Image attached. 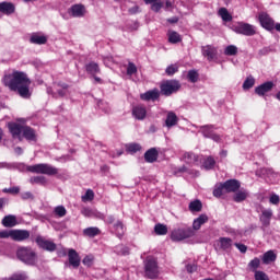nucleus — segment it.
Segmentation results:
<instances>
[{"label": "nucleus", "instance_id": "f704fd0d", "mask_svg": "<svg viewBox=\"0 0 280 280\" xmlns=\"http://www.w3.org/2000/svg\"><path fill=\"white\" fill-rule=\"evenodd\" d=\"M187 80L188 82L196 84V82L200 80V74L198 73V70H189L187 73Z\"/></svg>", "mask_w": 280, "mask_h": 280}, {"label": "nucleus", "instance_id": "680f3d73", "mask_svg": "<svg viewBox=\"0 0 280 280\" xmlns=\"http://www.w3.org/2000/svg\"><path fill=\"white\" fill-rule=\"evenodd\" d=\"M81 213H82V215H84L85 218H91L93 211H91L90 208L84 207V208L81 209Z\"/></svg>", "mask_w": 280, "mask_h": 280}, {"label": "nucleus", "instance_id": "3c124183", "mask_svg": "<svg viewBox=\"0 0 280 280\" xmlns=\"http://www.w3.org/2000/svg\"><path fill=\"white\" fill-rule=\"evenodd\" d=\"M3 280H27V276L25 273H14L10 278H4Z\"/></svg>", "mask_w": 280, "mask_h": 280}, {"label": "nucleus", "instance_id": "4d7b16f0", "mask_svg": "<svg viewBox=\"0 0 280 280\" xmlns=\"http://www.w3.org/2000/svg\"><path fill=\"white\" fill-rule=\"evenodd\" d=\"M220 244H221V246H231V244H233V240H231L229 237H221Z\"/></svg>", "mask_w": 280, "mask_h": 280}, {"label": "nucleus", "instance_id": "cd10ccee", "mask_svg": "<svg viewBox=\"0 0 280 280\" xmlns=\"http://www.w3.org/2000/svg\"><path fill=\"white\" fill-rule=\"evenodd\" d=\"M102 234V230L100 228H88L83 230V235L85 237H97V235Z\"/></svg>", "mask_w": 280, "mask_h": 280}, {"label": "nucleus", "instance_id": "69168bd1", "mask_svg": "<svg viewBox=\"0 0 280 280\" xmlns=\"http://www.w3.org/2000/svg\"><path fill=\"white\" fill-rule=\"evenodd\" d=\"M105 222L107 224H113L115 223V215L110 214V215H107L106 219H105Z\"/></svg>", "mask_w": 280, "mask_h": 280}, {"label": "nucleus", "instance_id": "c756f323", "mask_svg": "<svg viewBox=\"0 0 280 280\" xmlns=\"http://www.w3.org/2000/svg\"><path fill=\"white\" fill-rule=\"evenodd\" d=\"M202 167L203 170H213V167H215V159L211 155L207 156L203 159V162H202Z\"/></svg>", "mask_w": 280, "mask_h": 280}, {"label": "nucleus", "instance_id": "0e129e2a", "mask_svg": "<svg viewBox=\"0 0 280 280\" xmlns=\"http://www.w3.org/2000/svg\"><path fill=\"white\" fill-rule=\"evenodd\" d=\"M268 54H270V48L268 47H265L259 50V56H268Z\"/></svg>", "mask_w": 280, "mask_h": 280}, {"label": "nucleus", "instance_id": "f3484780", "mask_svg": "<svg viewBox=\"0 0 280 280\" xmlns=\"http://www.w3.org/2000/svg\"><path fill=\"white\" fill-rule=\"evenodd\" d=\"M145 163H156L159 161V150L151 148L144 153Z\"/></svg>", "mask_w": 280, "mask_h": 280}, {"label": "nucleus", "instance_id": "2eb2a0df", "mask_svg": "<svg viewBox=\"0 0 280 280\" xmlns=\"http://www.w3.org/2000/svg\"><path fill=\"white\" fill-rule=\"evenodd\" d=\"M275 88V83L272 81H267L257 88H255L256 95H259L260 97L266 95V93H270L272 89Z\"/></svg>", "mask_w": 280, "mask_h": 280}, {"label": "nucleus", "instance_id": "ddd939ff", "mask_svg": "<svg viewBox=\"0 0 280 280\" xmlns=\"http://www.w3.org/2000/svg\"><path fill=\"white\" fill-rule=\"evenodd\" d=\"M159 97H161V91H159L156 88L140 94V100L143 102H156Z\"/></svg>", "mask_w": 280, "mask_h": 280}, {"label": "nucleus", "instance_id": "ea45409f", "mask_svg": "<svg viewBox=\"0 0 280 280\" xmlns=\"http://www.w3.org/2000/svg\"><path fill=\"white\" fill-rule=\"evenodd\" d=\"M36 244L38 246H56V244H54V242L47 241L45 237L38 235L35 240Z\"/></svg>", "mask_w": 280, "mask_h": 280}, {"label": "nucleus", "instance_id": "052dcab7", "mask_svg": "<svg viewBox=\"0 0 280 280\" xmlns=\"http://www.w3.org/2000/svg\"><path fill=\"white\" fill-rule=\"evenodd\" d=\"M269 202L271 205H279V202H280L279 195H276V194L271 195L269 198Z\"/></svg>", "mask_w": 280, "mask_h": 280}, {"label": "nucleus", "instance_id": "13d9d810", "mask_svg": "<svg viewBox=\"0 0 280 280\" xmlns=\"http://www.w3.org/2000/svg\"><path fill=\"white\" fill-rule=\"evenodd\" d=\"M22 200H34V195L30 191L21 194Z\"/></svg>", "mask_w": 280, "mask_h": 280}, {"label": "nucleus", "instance_id": "dca6fc26", "mask_svg": "<svg viewBox=\"0 0 280 280\" xmlns=\"http://www.w3.org/2000/svg\"><path fill=\"white\" fill-rule=\"evenodd\" d=\"M132 116L139 121H143L148 116V109L143 105H137L132 108Z\"/></svg>", "mask_w": 280, "mask_h": 280}, {"label": "nucleus", "instance_id": "a18cd8bd", "mask_svg": "<svg viewBox=\"0 0 280 280\" xmlns=\"http://www.w3.org/2000/svg\"><path fill=\"white\" fill-rule=\"evenodd\" d=\"M93 261H95V257L93 255H86L83 258L82 264H83V266L91 268V266H93Z\"/></svg>", "mask_w": 280, "mask_h": 280}, {"label": "nucleus", "instance_id": "bf43d9fd", "mask_svg": "<svg viewBox=\"0 0 280 280\" xmlns=\"http://www.w3.org/2000/svg\"><path fill=\"white\" fill-rule=\"evenodd\" d=\"M186 270L189 275H191L198 270V267L195 264H188L186 265Z\"/></svg>", "mask_w": 280, "mask_h": 280}, {"label": "nucleus", "instance_id": "473e14b6", "mask_svg": "<svg viewBox=\"0 0 280 280\" xmlns=\"http://www.w3.org/2000/svg\"><path fill=\"white\" fill-rule=\"evenodd\" d=\"M219 15L225 23H230V21H233V15L229 13V10H226V8L219 9Z\"/></svg>", "mask_w": 280, "mask_h": 280}, {"label": "nucleus", "instance_id": "bb28decb", "mask_svg": "<svg viewBox=\"0 0 280 280\" xmlns=\"http://www.w3.org/2000/svg\"><path fill=\"white\" fill-rule=\"evenodd\" d=\"M188 209L191 213H200V211H202V201H200V199L191 201Z\"/></svg>", "mask_w": 280, "mask_h": 280}, {"label": "nucleus", "instance_id": "37998d69", "mask_svg": "<svg viewBox=\"0 0 280 280\" xmlns=\"http://www.w3.org/2000/svg\"><path fill=\"white\" fill-rule=\"evenodd\" d=\"M253 86H255V78L248 77L243 83V89L244 91H248V89H253Z\"/></svg>", "mask_w": 280, "mask_h": 280}, {"label": "nucleus", "instance_id": "9b49d317", "mask_svg": "<svg viewBox=\"0 0 280 280\" xmlns=\"http://www.w3.org/2000/svg\"><path fill=\"white\" fill-rule=\"evenodd\" d=\"M201 54L203 58H207L209 62H212V60L218 58V48H215L213 45L202 46Z\"/></svg>", "mask_w": 280, "mask_h": 280}, {"label": "nucleus", "instance_id": "de8ad7c7", "mask_svg": "<svg viewBox=\"0 0 280 280\" xmlns=\"http://www.w3.org/2000/svg\"><path fill=\"white\" fill-rule=\"evenodd\" d=\"M115 253H117V255L126 257V255H130V248L119 246L116 247Z\"/></svg>", "mask_w": 280, "mask_h": 280}, {"label": "nucleus", "instance_id": "58836bf2", "mask_svg": "<svg viewBox=\"0 0 280 280\" xmlns=\"http://www.w3.org/2000/svg\"><path fill=\"white\" fill-rule=\"evenodd\" d=\"M127 152L130 154H137V152H141V144L139 143H129L126 147Z\"/></svg>", "mask_w": 280, "mask_h": 280}, {"label": "nucleus", "instance_id": "5fc2aeb1", "mask_svg": "<svg viewBox=\"0 0 280 280\" xmlns=\"http://www.w3.org/2000/svg\"><path fill=\"white\" fill-rule=\"evenodd\" d=\"M8 238L12 240V230L0 231V240H8Z\"/></svg>", "mask_w": 280, "mask_h": 280}, {"label": "nucleus", "instance_id": "1a4fd4ad", "mask_svg": "<svg viewBox=\"0 0 280 280\" xmlns=\"http://www.w3.org/2000/svg\"><path fill=\"white\" fill-rule=\"evenodd\" d=\"M234 32L243 36H255V34H257L253 24L246 22H238L237 25H234Z\"/></svg>", "mask_w": 280, "mask_h": 280}, {"label": "nucleus", "instance_id": "f8f14e48", "mask_svg": "<svg viewBox=\"0 0 280 280\" xmlns=\"http://www.w3.org/2000/svg\"><path fill=\"white\" fill-rule=\"evenodd\" d=\"M68 261H69V266H72L74 270H78V268H80L82 258L80 257V254H78L75 249L70 248L68 250Z\"/></svg>", "mask_w": 280, "mask_h": 280}, {"label": "nucleus", "instance_id": "39448f33", "mask_svg": "<svg viewBox=\"0 0 280 280\" xmlns=\"http://www.w3.org/2000/svg\"><path fill=\"white\" fill-rule=\"evenodd\" d=\"M144 264V277L147 279H158L159 278V262L154 257H147L143 261Z\"/></svg>", "mask_w": 280, "mask_h": 280}, {"label": "nucleus", "instance_id": "7ed1b4c3", "mask_svg": "<svg viewBox=\"0 0 280 280\" xmlns=\"http://www.w3.org/2000/svg\"><path fill=\"white\" fill-rule=\"evenodd\" d=\"M240 187H242V183L237 179H228L224 183H220L219 186H215L213 189L214 198H222L224 194H235L240 191Z\"/></svg>", "mask_w": 280, "mask_h": 280}, {"label": "nucleus", "instance_id": "8fccbe9b", "mask_svg": "<svg viewBox=\"0 0 280 280\" xmlns=\"http://www.w3.org/2000/svg\"><path fill=\"white\" fill-rule=\"evenodd\" d=\"M165 73L166 75H170V77L174 75L175 73H178V66L176 65L168 66L165 70Z\"/></svg>", "mask_w": 280, "mask_h": 280}, {"label": "nucleus", "instance_id": "4be33fe9", "mask_svg": "<svg viewBox=\"0 0 280 280\" xmlns=\"http://www.w3.org/2000/svg\"><path fill=\"white\" fill-rule=\"evenodd\" d=\"M2 226H4L5 229H12L13 226H16L18 222H16V217L9 214L5 215L2 219Z\"/></svg>", "mask_w": 280, "mask_h": 280}, {"label": "nucleus", "instance_id": "2f4dec72", "mask_svg": "<svg viewBox=\"0 0 280 280\" xmlns=\"http://www.w3.org/2000/svg\"><path fill=\"white\" fill-rule=\"evenodd\" d=\"M272 261H277V254L272 250H268L267 253L264 254L262 256V264H272Z\"/></svg>", "mask_w": 280, "mask_h": 280}, {"label": "nucleus", "instance_id": "6ab92c4d", "mask_svg": "<svg viewBox=\"0 0 280 280\" xmlns=\"http://www.w3.org/2000/svg\"><path fill=\"white\" fill-rule=\"evenodd\" d=\"M85 12L86 9L84 8V4H74L70 8L71 16H74L75 19L84 16Z\"/></svg>", "mask_w": 280, "mask_h": 280}, {"label": "nucleus", "instance_id": "393cba45", "mask_svg": "<svg viewBox=\"0 0 280 280\" xmlns=\"http://www.w3.org/2000/svg\"><path fill=\"white\" fill-rule=\"evenodd\" d=\"M85 70L90 75H97V73H102V70L100 69V65H97L95 61H91L85 66Z\"/></svg>", "mask_w": 280, "mask_h": 280}, {"label": "nucleus", "instance_id": "09e8293b", "mask_svg": "<svg viewBox=\"0 0 280 280\" xmlns=\"http://www.w3.org/2000/svg\"><path fill=\"white\" fill-rule=\"evenodd\" d=\"M137 66L135 65V62L129 61L128 62V67H127V75H135V73H137Z\"/></svg>", "mask_w": 280, "mask_h": 280}, {"label": "nucleus", "instance_id": "a211bd4d", "mask_svg": "<svg viewBox=\"0 0 280 280\" xmlns=\"http://www.w3.org/2000/svg\"><path fill=\"white\" fill-rule=\"evenodd\" d=\"M16 11V7H14V3L12 2H0V12L2 14H5L7 16H10V14H14Z\"/></svg>", "mask_w": 280, "mask_h": 280}, {"label": "nucleus", "instance_id": "603ef678", "mask_svg": "<svg viewBox=\"0 0 280 280\" xmlns=\"http://www.w3.org/2000/svg\"><path fill=\"white\" fill-rule=\"evenodd\" d=\"M184 161H185L186 163H188V164L195 163V161H196V154L190 153V152L185 153V154H184Z\"/></svg>", "mask_w": 280, "mask_h": 280}, {"label": "nucleus", "instance_id": "c03bdc74", "mask_svg": "<svg viewBox=\"0 0 280 280\" xmlns=\"http://www.w3.org/2000/svg\"><path fill=\"white\" fill-rule=\"evenodd\" d=\"M225 56H237V46L230 45L224 50Z\"/></svg>", "mask_w": 280, "mask_h": 280}, {"label": "nucleus", "instance_id": "79ce46f5", "mask_svg": "<svg viewBox=\"0 0 280 280\" xmlns=\"http://www.w3.org/2000/svg\"><path fill=\"white\" fill-rule=\"evenodd\" d=\"M3 194H10L11 196H19V194H21V187L19 186H13L10 188H4L2 189Z\"/></svg>", "mask_w": 280, "mask_h": 280}, {"label": "nucleus", "instance_id": "412c9836", "mask_svg": "<svg viewBox=\"0 0 280 280\" xmlns=\"http://www.w3.org/2000/svg\"><path fill=\"white\" fill-rule=\"evenodd\" d=\"M270 220H272V209H266L261 211L260 222L264 226H270Z\"/></svg>", "mask_w": 280, "mask_h": 280}, {"label": "nucleus", "instance_id": "20e7f679", "mask_svg": "<svg viewBox=\"0 0 280 280\" xmlns=\"http://www.w3.org/2000/svg\"><path fill=\"white\" fill-rule=\"evenodd\" d=\"M16 257L26 266H35L38 259L36 252H34L31 247H20L16 252Z\"/></svg>", "mask_w": 280, "mask_h": 280}, {"label": "nucleus", "instance_id": "4c0bfd02", "mask_svg": "<svg viewBox=\"0 0 280 280\" xmlns=\"http://www.w3.org/2000/svg\"><path fill=\"white\" fill-rule=\"evenodd\" d=\"M201 132L203 137H206L207 139H210V137L214 135L215 131H213V126L206 125L201 127Z\"/></svg>", "mask_w": 280, "mask_h": 280}, {"label": "nucleus", "instance_id": "5701e85b", "mask_svg": "<svg viewBox=\"0 0 280 280\" xmlns=\"http://www.w3.org/2000/svg\"><path fill=\"white\" fill-rule=\"evenodd\" d=\"M176 124H178V116L174 112H168L165 120L166 128H173Z\"/></svg>", "mask_w": 280, "mask_h": 280}, {"label": "nucleus", "instance_id": "338daca9", "mask_svg": "<svg viewBox=\"0 0 280 280\" xmlns=\"http://www.w3.org/2000/svg\"><path fill=\"white\" fill-rule=\"evenodd\" d=\"M210 139H212V141H215L217 143H220L221 141L220 135L215 132L211 135Z\"/></svg>", "mask_w": 280, "mask_h": 280}, {"label": "nucleus", "instance_id": "72a5a7b5", "mask_svg": "<svg viewBox=\"0 0 280 280\" xmlns=\"http://www.w3.org/2000/svg\"><path fill=\"white\" fill-rule=\"evenodd\" d=\"M154 233H155V235H167V233H168L167 225H165L163 223L155 224Z\"/></svg>", "mask_w": 280, "mask_h": 280}, {"label": "nucleus", "instance_id": "e433bc0d", "mask_svg": "<svg viewBox=\"0 0 280 280\" xmlns=\"http://www.w3.org/2000/svg\"><path fill=\"white\" fill-rule=\"evenodd\" d=\"M82 202H93L95 200V192L92 189H88L81 197Z\"/></svg>", "mask_w": 280, "mask_h": 280}, {"label": "nucleus", "instance_id": "c85d7f7f", "mask_svg": "<svg viewBox=\"0 0 280 280\" xmlns=\"http://www.w3.org/2000/svg\"><path fill=\"white\" fill-rule=\"evenodd\" d=\"M168 43H171L172 45H176L177 43H183V37L180 36V34H178V32L171 31L168 32Z\"/></svg>", "mask_w": 280, "mask_h": 280}, {"label": "nucleus", "instance_id": "9d476101", "mask_svg": "<svg viewBox=\"0 0 280 280\" xmlns=\"http://www.w3.org/2000/svg\"><path fill=\"white\" fill-rule=\"evenodd\" d=\"M258 21L261 27H264V30H267L268 32H272V30H275V26H276L275 20L270 18V14L266 12H260L258 14Z\"/></svg>", "mask_w": 280, "mask_h": 280}, {"label": "nucleus", "instance_id": "6e6d98bb", "mask_svg": "<svg viewBox=\"0 0 280 280\" xmlns=\"http://www.w3.org/2000/svg\"><path fill=\"white\" fill-rule=\"evenodd\" d=\"M163 8V2H153L151 3V10L152 12H161V9Z\"/></svg>", "mask_w": 280, "mask_h": 280}, {"label": "nucleus", "instance_id": "c9c22d12", "mask_svg": "<svg viewBox=\"0 0 280 280\" xmlns=\"http://www.w3.org/2000/svg\"><path fill=\"white\" fill-rule=\"evenodd\" d=\"M47 183V178L43 175L33 176L30 178L31 185H45Z\"/></svg>", "mask_w": 280, "mask_h": 280}, {"label": "nucleus", "instance_id": "7c9ffc66", "mask_svg": "<svg viewBox=\"0 0 280 280\" xmlns=\"http://www.w3.org/2000/svg\"><path fill=\"white\" fill-rule=\"evenodd\" d=\"M246 198H248V191H246V190H237L233 195L234 202H244V200H246Z\"/></svg>", "mask_w": 280, "mask_h": 280}, {"label": "nucleus", "instance_id": "423d86ee", "mask_svg": "<svg viewBox=\"0 0 280 280\" xmlns=\"http://www.w3.org/2000/svg\"><path fill=\"white\" fill-rule=\"evenodd\" d=\"M27 172H31L32 174H45L46 176H56V174H58V168L50 164L42 163L27 166Z\"/></svg>", "mask_w": 280, "mask_h": 280}, {"label": "nucleus", "instance_id": "4468645a", "mask_svg": "<svg viewBox=\"0 0 280 280\" xmlns=\"http://www.w3.org/2000/svg\"><path fill=\"white\" fill-rule=\"evenodd\" d=\"M11 240H13V242H25V240H30V231L11 230Z\"/></svg>", "mask_w": 280, "mask_h": 280}, {"label": "nucleus", "instance_id": "f03ea898", "mask_svg": "<svg viewBox=\"0 0 280 280\" xmlns=\"http://www.w3.org/2000/svg\"><path fill=\"white\" fill-rule=\"evenodd\" d=\"M8 128L13 139H19L21 141L22 135L26 141H36V130L30 126H23L18 122H9Z\"/></svg>", "mask_w": 280, "mask_h": 280}, {"label": "nucleus", "instance_id": "0eeeda50", "mask_svg": "<svg viewBox=\"0 0 280 280\" xmlns=\"http://www.w3.org/2000/svg\"><path fill=\"white\" fill-rule=\"evenodd\" d=\"M178 91H180V81L178 80H166L160 84V93L165 97H170V95H174Z\"/></svg>", "mask_w": 280, "mask_h": 280}, {"label": "nucleus", "instance_id": "b1692460", "mask_svg": "<svg viewBox=\"0 0 280 280\" xmlns=\"http://www.w3.org/2000/svg\"><path fill=\"white\" fill-rule=\"evenodd\" d=\"M32 45H47V36L33 34L30 38Z\"/></svg>", "mask_w": 280, "mask_h": 280}, {"label": "nucleus", "instance_id": "6e6552de", "mask_svg": "<svg viewBox=\"0 0 280 280\" xmlns=\"http://www.w3.org/2000/svg\"><path fill=\"white\" fill-rule=\"evenodd\" d=\"M196 232L191 229H177L173 230L171 233V240L173 242H183V240H188V237H194Z\"/></svg>", "mask_w": 280, "mask_h": 280}, {"label": "nucleus", "instance_id": "864d4df0", "mask_svg": "<svg viewBox=\"0 0 280 280\" xmlns=\"http://www.w3.org/2000/svg\"><path fill=\"white\" fill-rule=\"evenodd\" d=\"M254 277H255V280H270V278L264 271H255Z\"/></svg>", "mask_w": 280, "mask_h": 280}, {"label": "nucleus", "instance_id": "49530a36", "mask_svg": "<svg viewBox=\"0 0 280 280\" xmlns=\"http://www.w3.org/2000/svg\"><path fill=\"white\" fill-rule=\"evenodd\" d=\"M55 214L58 218H65V215H67V209L65 208V206H58L55 208Z\"/></svg>", "mask_w": 280, "mask_h": 280}, {"label": "nucleus", "instance_id": "a878e982", "mask_svg": "<svg viewBox=\"0 0 280 280\" xmlns=\"http://www.w3.org/2000/svg\"><path fill=\"white\" fill-rule=\"evenodd\" d=\"M113 228H114V231H115L117 237H119V240H121V237H124V234L126 233V226H124V222L118 220L114 223Z\"/></svg>", "mask_w": 280, "mask_h": 280}, {"label": "nucleus", "instance_id": "774afa93", "mask_svg": "<svg viewBox=\"0 0 280 280\" xmlns=\"http://www.w3.org/2000/svg\"><path fill=\"white\" fill-rule=\"evenodd\" d=\"M167 22H168V23H172V24L178 23V18H176V16L170 18V19L167 20Z\"/></svg>", "mask_w": 280, "mask_h": 280}, {"label": "nucleus", "instance_id": "f257e3e1", "mask_svg": "<svg viewBox=\"0 0 280 280\" xmlns=\"http://www.w3.org/2000/svg\"><path fill=\"white\" fill-rule=\"evenodd\" d=\"M4 84L10 91L18 93L23 100H30V97H32V91H30L32 80H30L27 73L23 71L15 70L12 74L4 75Z\"/></svg>", "mask_w": 280, "mask_h": 280}, {"label": "nucleus", "instance_id": "a19ab883", "mask_svg": "<svg viewBox=\"0 0 280 280\" xmlns=\"http://www.w3.org/2000/svg\"><path fill=\"white\" fill-rule=\"evenodd\" d=\"M259 266H261V260L257 257L254 258L253 260H250L249 264H248V268L253 272H257V268H259Z\"/></svg>", "mask_w": 280, "mask_h": 280}, {"label": "nucleus", "instance_id": "aec40b11", "mask_svg": "<svg viewBox=\"0 0 280 280\" xmlns=\"http://www.w3.org/2000/svg\"><path fill=\"white\" fill-rule=\"evenodd\" d=\"M209 222V217L207 214H200L192 222V231H200L202 224H207Z\"/></svg>", "mask_w": 280, "mask_h": 280}, {"label": "nucleus", "instance_id": "e2e57ef3", "mask_svg": "<svg viewBox=\"0 0 280 280\" xmlns=\"http://www.w3.org/2000/svg\"><path fill=\"white\" fill-rule=\"evenodd\" d=\"M56 85L59 89H62L63 91H67V89H69V84L65 83V82H57Z\"/></svg>", "mask_w": 280, "mask_h": 280}]
</instances>
